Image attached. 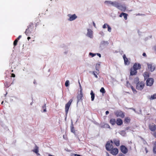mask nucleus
I'll return each mask as SVG.
<instances>
[{
  "label": "nucleus",
  "mask_w": 156,
  "mask_h": 156,
  "mask_svg": "<svg viewBox=\"0 0 156 156\" xmlns=\"http://www.w3.org/2000/svg\"><path fill=\"white\" fill-rule=\"evenodd\" d=\"M116 121L115 119H111L110 120L109 122L112 125H114L116 123Z\"/></svg>",
  "instance_id": "24"
},
{
  "label": "nucleus",
  "mask_w": 156,
  "mask_h": 156,
  "mask_svg": "<svg viewBox=\"0 0 156 156\" xmlns=\"http://www.w3.org/2000/svg\"><path fill=\"white\" fill-rule=\"evenodd\" d=\"M148 128L152 132L155 131L156 130V125L153 123L150 124L148 125Z\"/></svg>",
  "instance_id": "7"
},
{
  "label": "nucleus",
  "mask_w": 156,
  "mask_h": 156,
  "mask_svg": "<svg viewBox=\"0 0 156 156\" xmlns=\"http://www.w3.org/2000/svg\"><path fill=\"white\" fill-rule=\"evenodd\" d=\"M116 2H112L111 1H105V3L107 4L108 5L111 4L115 7V5H116Z\"/></svg>",
  "instance_id": "17"
},
{
  "label": "nucleus",
  "mask_w": 156,
  "mask_h": 156,
  "mask_svg": "<svg viewBox=\"0 0 156 156\" xmlns=\"http://www.w3.org/2000/svg\"><path fill=\"white\" fill-rule=\"evenodd\" d=\"M29 29L31 30H32V29L34 28V24L32 23H30L29 25L27 27Z\"/></svg>",
  "instance_id": "22"
},
{
  "label": "nucleus",
  "mask_w": 156,
  "mask_h": 156,
  "mask_svg": "<svg viewBox=\"0 0 156 156\" xmlns=\"http://www.w3.org/2000/svg\"><path fill=\"white\" fill-rule=\"evenodd\" d=\"M22 36L21 35H20L18 37V38L16 39V40H17L18 41H19V40L20 39V38Z\"/></svg>",
  "instance_id": "42"
},
{
  "label": "nucleus",
  "mask_w": 156,
  "mask_h": 156,
  "mask_svg": "<svg viewBox=\"0 0 156 156\" xmlns=\"http://www.w3.org/2000/svg\"><path fill=\"white\" fill-rule=\"evenodd\" d=\"M100 66V64H97L96 66H95V69L96 70V73L97 74H99V69H99Z\"/></svg>",
  "instance_id": "23"
},
{
  "label": "nucleus",
  "mask_w": 156,
  "mask_h": 156,
  "mask_svg": "<svg viewBox=\"0 0 156 156\" xmlns=\"http://www.w3.org/2000/svg\"><path fill=\"white\" fill-rule=\"evenodd\" d=\"M147 65L148 68L151 72H153L155 68V65L149 63H147Z\"/></svg>",
  "instance_id": "9"
},
{
  "label": "nucleus",
  "mask_w": 156,
  "mask_h": 156,
  "mask_svg": "<svg viewBox=\"0 0 156 156\" xmlns=\"http://www.w3.org/2000/svg\"><path fill=\"white\" fill-rule=\"evenodd\" d=\"M31 31L32 30H31L27 28L26 29L25 33L27 36H29V34L31 33Z\"/></svg>",
  "instance_id": "25"
},
{
  "label": "nucleus",
  "mask_w": 156,
  "mask_h": 156,
  "mask_svg": "<svg viewBox=\"0 0 156 156\" xmlns=\"http://www.w3.org/2000/svg\"><path fill=\"white\" fill-rule=\"evenodd\" d=\"M90 95H91V100L92 101H93L94 100L95 97V94L93 91L91 90L90 92Z\"/></svg>",
  "instance_id": "28"
},
{
  "label": "nucleus",
  "mask_w": 156,
  "mask_h": 156,
  "mask_svg": "<svg viewBox=\"0 0 156 156\" xmlns=\"http://www.w3.org/2000/svg\"><path fill=\"white\" fill-rule=\"evenodd\" d=\"M100 91L102 93V94H105V90L104 89V88L102 87H101L100 90Z\"/></svg>",
  "instance_id": "32"
},
{
  "label": "nucleus",
  "mask_w": 156,
  "mask_h": 156,
  "mask_svg": "<svg viewBox=\"0 0 156 156\" xmlns=\"http://www.w3.org/2000/svg\"><path fill=\"white\" fill-rule=\"evenodd\" d=\"M125 64L126 65H128L129 64L130 62L129 61L128 59L126 58L125 55H124L123 56Z\"/></svg>",
  "instance_id": "15"
},
{
  "label": "nucleus",
  "mask_w": 156,
  "mask_h": 156,
  "mask_svg": "<svg viewBox=\"0 0 156 156\" xmlns=\"http://www.w3.org/2000/svg\"><path fill=\"white\" fill-rule=\"evenodd\" d=\"M131 119L129 117H126L125 118L124 122L125 123H129Z\"/></svg>",
  "instance_id": "26"
},
{
  "label": "nucleus",
  "mask_w": 156,
  "mask_h": 156,
  "mask_svg": "<svg viewBox=\"0 0 156 156\" xmlns=\"http://www.w3.org/2000/svg\"><path fill=\"white\" fill-rule=\"evenodd\" d=\"M115 7L122 11L124 12L126 9L125 6L121 5L120 3L117 2Z\"/></svg>",
  "instance_id": "3"
},
{
  "label": "nucleus",
  "mask_w": 156,
  "mask_h": 156,
  "mask_svg": "<svg viewBox=\"0 0 156 156\" xmlns=\"http://www.w3.org/2000/svg\"><path fill=\"white\" fill-rule=\"evenodd\" d=\"M67 16L69 17V18L68 20L69 21H72L74 20L77 18V16L75 14H74L73 15L69 14Z\"/></svg>",
  "instance_id": "8"
},
{
  "label": "nucleus",
  "mask_w": 156,
  "mask_h": 156,
  "mask_svg": "<svg viewBox=\"0 0 156 156\" xmlns=\"http://www.w3.org/2000/svg\"><path fill=\"white\" fill-rule=\"evenodd\" d=\"M11 72H13V70H11Z\"/></svg>",
  "instance_id": "57"
},
{
  "label": "nucleus",
  "mask_w": 156,
  "mask_h": 156,
  "mask_svg": "<svg viewBox=\"0 0 156 156\" xmlns=\"http://www.w3.org/2000/svg\"><path fill=\"white\" fill-rule=\"evenodd\" d=\"M82 89L80 90V94L77 96V102L80 101H82V98L83 97V94L82 91Z\"/></svg>",
  "instance_id": "13"
},
{
  "label": "nucleus",
  "mask_w": 156,
  "mask_h": 156,
  "mask_svg": "<svg viewBox=\"0 0 156 156\" xmlns=\"http://www.w3.org/2000/svg\"><path fill=\"white\" fill-rule=\"evenodd\" d=\"M87 35L89 37L91 38L93 36V31L91 30L88 29L87 30Z\"/></svg>",
  "instance_id": "19"
},
{
  "label": "nucleus",
  "mask_w": 156,
  "mask_h": 156,
  "mask_svg": "<svg viewBox=\"0 0 156 156\" xmlns=\"http://www.w3.org/2000/svg\"><path fill=\"white\" fill-rule=\"evenodd\" d=\"M74 156H81V155H80L78 154H74Z\"/></svg>",
  "instance_id": "50"
},
{
  "label": "nucleus",
  "mask_w": 156,
  "mask_h": 156,
  "mask_svg": "<svg viewBox=\"0 0 156 156\" xmlns=\"http://www.w3.org/2000/svg\"><path fill=\"white\" fill-rule=\"evenodd\" d=\"M154 82V80L153 78H150L147 79L146 81V85L147 86H151Z\"/></svg>",
  "instance_id": "5"
},
{
  "label": "nucleus",
  "mask_w": 156,
  "mask_h": 156,
  "mask_svg": "<svg viewBox=\"0 0 156 156\" xmlns=\"http://www.w3.org/2000/svg\"><path fill=\"white\" fill-rule=\"evenodd\" d=\"M79 85H80V90H81V89H82V87H81V84H80V82H79Z\"/></svg>",
  "instance_id": "48"
},
{
  "label": "nucleus",
  "mask_w": 156,
  "mask_h": 156,
  "mask_svg": "<svg viewBox=\"0 0 156 156\" xmlns=\"http://www.w3.org/2000/svg\"><path fill=\"white\" fill-rule=\"evenodd\" d=\"M129 82H127V87H130V85H129Z\"/></svg>",
  "instance_id": "44"
},
{
  "label": "nucleus",
  "mask_w": 156,
  "mask_h": 156,
  "mask_svg": "<svg viewBox=\"0 0 156 156\" xmlns=\"http://www.w3.org/2000/svg\"><path fill=\"white\" fill-rule=\"evenodd\" d=\"M89 55L91 56L92 57H93L94 56H95L96 54H94L91 52H90L89 54Z\"/></svg>",
  "instance_id": "39"
},
{
  "label": "nucleus",
  "mask_w": 156,
  "mask_h": 156,
  "mask_svg": "<svg viewBox=\"0 0 156 156\" xmlns=\"http://www.w3.org/2000/svg\"><path fill=\"white\" fill-rule=\"evenodd\" d=\"M43 109H44V112H46V109H45V105H44L42 107Z\"/></svg>",
  "instance_id": "41"
},
{
  "label": "nucleus",
  "mask_w": 156,
  "mask_h": 156,
  "mask_svg": "<svg viewBox=\"0 0 156 156\" xmlns=\"http://www.w3.org/2000/svg\"><path fill=\"white\" fill-rule=\"evenodd\" d=\"M108 25L107 24L105 23L103 26V28L104 29L106 28L107 27H108Z\"/></svg>",
  "instance_id": "38"
},
{
  "label": "nucleus",
  "mask_w": 156,
  "mask_h": 156,
  "mask_svg": "<svg viewBox=\"0 0 156 156\" xmlns=\"http://www.w3.org/2000/svg\"><path fill=\"white\" fill-rule=\"evenodd\" d=\"M10 84H9V85H5V86L7 87H9V86H10Z\"/></svg>",
  "instance_id": "51"
},
{
  "label": "nucleus",
  "mask_w": 156,
  "mask_h": 156,
  "mask_svg": "<svg viewBox=\"0 0 156 156\" xmlns=\"http://www.w3.org/2000/svg\"><path fill=\"white\" fill-rule=\"evenodd\" d=\"M48 156H54V155H52L51 154H48Z\"/></svg>",
  "instance_id": "55"
},
{
  "label": "nucleus",
  "mask_w": 156,
  "mask_h": 156,
  "mask_svg": "<svg viewBox=\"0 0 156 156\" xmlns=\"http://www.w3.org/2000/svg\"><path fill=\"white\" fill-rule=\"evenodd\" d=\"M93 24L94 26V27H96V25H95V23H94V22H93Z\"/></svg>",
  "instance_id": "52"
},
{
  "label": "nucleus",
  "mask_w": 156,
  "mask_h": 156,
  "mask_svg": "<svg viewBox=\"0 0 156 156\" xmlns=\"http://www.w3.org/2000/svg\"><path fill=\"white\" fill-rule=\"evenodd\" d=\"M110 151V153L113 155H117L118 154L119 152L118 149L116 148H113Z\"/></svg>",
  "instance_id": "14"
},
{
  "label": "nucleus",
  "mask_w": 156,
  "mask_h": 156,
  "mask_svg": "<svg viewBox=\"0 0 156 156\" xmlns=\"http://www.w3.org/2000/svg\"><path fill=\"white\" fill-rule=\"evenodd\" d=\"M107 27L108 31L109 32H111L112 30V29L111 27L108 25Z\"/></svg>",
  "instance_id": "37"
},
{
  "label": "nucleus",
  "mask_w": 156,
  "mask_h": 156,
  "mask_svg": "<svg viewBox=\"0 0 156 156\" xmlns=\"http://www.w3.org/2000/svg\"><path fill=\"white\" fill-rule=\"evenodd\" d=\"M152 135L153 136L156 138V130L155 131H154L153 133H152Z\"/></svg>",
  "instance_id": "40"
},
{
  "label": "nucleus",
  "mask_w": 156,
  "mask_h": 156,
  "mask_svg": "<svg viewBox=\"0 0 156 156\" xmlns=\"http://www.w3.org/2000/svg\"><path fill=\"white\" fill-rule=\"evenodd\" d=\"M135 65H133V67L130 69V74L131 76L136 75L137 73L136 69H135Z\"/></svg>",
  "instance_id": "10"
},
{
  "label": "nucleus",
  "mask_w": 156,
  "mask_h": 156,
  "mask_svg": "<svg viewBox=\"0 0 156 156\" xmlns=\"http://www.w3.org/2000/svg\"><path fill=\"white\" fill-rule=\"evenodd\" d=\"M97 55L98 56H99V57H101V55L100 54L97 53Z\"/></svg>",
  "instance_id": "45"
},
{
  "label": "nucleus",
  "mask_w": 156,
  "mask_h": 156,
  "mask_svg": "<svg viewBox=\"0 0 156 156\" xmlns=\"http://www.w3.org/2000/svg\"><path fill=\"white\" fill-rule=\"evenodd\" d=\"M128 14L124 12H122L119 15L120 17H122V16H123L124 19L125 20H126L127 19Z\"/></svg>",
  "instance_id": "20"
},
{
  "label": "nucleus",
  "mask_w": 156,
  "mask_h": 156,
  "mask_svg": "<svg viewBox=\"0 0 156 156\" xmlns=\"http://www.w3.org/2000/svg\"><path fill=\"white\" fill-rule=\"evenodd\" d=\"M18 41L16 39L13 42V45L14 46V47L16 46L17 44V43L18 42Z\"/></svg>",
  "instance_id": "35"
},
{
  "label": "nucleus",
  "mask_w": 156,
  "mask_h": 156,
  "mask_svg": "<svg viewBox=\"0 0 156 156\" xmlns=\"http://www.w3.org/2000/svg\"><path fill=\"white\" fill-rule=\"evenodd\" d=\"M90 73H91L92 72L91 71L90 72Z\"/></svg>",
  "instance_id": "58"
},
{
  "label": "nucleus",
  "mask_w": 156,
  "mask_h": 156,
  "mask_svg": "<svg viewBox=\"0 0 156 156\" xmlns=\"http://www.w3.org/2000/svg\"><path fill=\"white\" fill-rule=\"evenodd\" d=\"M116 123L118 126H121L123 123V121L120 118H117L116 119Z\"/></svg>",
  "instance_id": "16"
},
{
  "label": "nucleus",
  "mask_w": 156,
  "mask_h": 156,
  "mask_svg": "<svg viewBox=\"0 0 156 156\" xmlns=\"http://www.w3.org/2000/svg\"><path fill=\"white\" fill-rule=\"evenodd\" d=\"M69 80H67L66 81L65 83V85L66 87H68L69 85Z\"/></svg>",
  "instance_id": "36"
},
{
  "label": "nucleus",
  "mask_w": 156,
  "mask_h": 156,
  "mask_svg": "<svg viewBox=\"0 0 156 156\" xmlns=\"http://www.w3.org/2000/svg\"><path fill=\"white\" fill-rule=\"evenodd\" d=\"M143 76L144 77V80H146L149 78V77L150 76V73L148 72H145L143 74Z\"/></svg>",
  "instance_id": "18"
},
{
  "label": "nucleus",
  "mask_w": 156,
  "mask_h": 156,
  "mask_svg": "<svg viewBox=\"0 0 156 156\" xmlns=\"http://www.w3.org/2000/svg\"><path fill=\"white\" fill-rule=\"evenodd\" d=\"M106 156H109V154L108 152L106 153Z\"/></svg>",
  "instance_id": "53"
},
{
  "label": "nucleus",
  "mask_w": 156,
  "mask_h": 156,
  "mask_svg": "<svg viewBox=\"0 0 156 156\" xmlns=\"http://www.w3.org/2000/svg\"><path fill=\"white\" fill-rule=\"evenodd\" d=\"M105 147L106 150L108 151H110L113 148L112 144L111 143V141L107 142L105 145Z\"/></svg>",
  "instance_id": "6"
},
{
  "label": "nucleus",
  "mask_w": 156,
  "mask_h": 156,
  "mask_svg": "<svg viewBox=\"0 0 156 156\" xmlns=\"http://www.w3.org/2000/svg\"><path fill=\"white\" fill-rule=\"evenodd\" d=\"M3 101H2V103H1V104H3Z\"/></svg>",
  "instance_id": "56"
},
{
  "label": "nucleus",
  "mask_w": 156,
  "mask_h": 156,
  "mask_svg": "<svg viewBox=\"0 0 156 156\" xmlns=\"http://www.w3.org/2000/svg\"><path fill=\"white\" fill-rule=\"evenodd\" d=\"M133 65H135V69H136V70L140 69L141 68V65L140 64L137 63H135Z\"/></svg>",
  "instance_id": "21"
},
{
  "label": "nucleus",
  "mask_w": 156,
  "mask_h": 156,
  "mask_svg": "<svg viewBox=\"0 0 156 156\" xmlns=\"http://www.w3.org/2000/svg\"><path fill=\"white\" fill-rule=\"evenodd\" d=\"M30 39V37H27V39L28 40H29Z\"/></svg>",
  "instance_id": "54"
},
{
  "label": "nucleus",
  "mask_w": 156,
  "mask_h": 156,
  "mask_svg": "<svg viewBox=\"0 0 156 156\" xmlns=\"http://www.w3.org/2000/svg\"><path fill=\"white\" fill-rule=\"evenodd\" d=\"M72 101L73 100L71 99L68 101V102L67 104H66L65 110L66 114V115H67L68 113V112L69 108Z\"/></svg>",
  "instance_id": "4"
},
{
  "label": "nucleus",
  "mask_w": 156,
  "mask_h": 156,
  "mask_svg": "<svg viewBox=\"0 0 156 156\" xmlns=\"http://www.w3.org/2000/svg\"><path fill=\"white\" fill-rule=\"evenodd\" d=\"M96 71H93L92 72V74L94 75L95 77L97 78H98V76H97V75L98 74H97L96 73Z\"/></svg>",
  "instance_id": "34"
},
{
  "label": "nucleus",
  "mask_w": 156,
  "mask_h": 156,
  "mask_svg": "<svg viewBox=\"0 0 156 156\" xmlns=\"http://www.w3.org/2000/svg\"><path fill=\"white\" fill-rule=\"evenodd\" d=\"M156 99V94H154L151 95L150 98L151 99Z\"/></svg>",
  "instance_id": "33"
},
{
  "label": "nucleus",
  "mask_w": 156,
  "mask_h": 156,
  "mask_svg": "<svg viewBox=\"0 0 156 156\" xmlns=\"http://www.w3.org/2000/svg\"><path fill=\"white\" fill-rule=\"evenodd\" d=\"M129 84L130 85V87L132 90L133 91V92L134 94H136L137 92L136 90H135V89L131 85L130 83H129Z\"/></svg>",
  "instance_id": "30"
},
{
  "label": "nucleus",
  "mask_w": 156,
  "mask_h": 156,
  "mask_svg": "<svg viewBox=\"0 0 156 156\" xmlns=\"http://www.w3.org/2000/svg\"><path fill=\"white\" fill-rule=\"evenodd\" d=\"M11 77H15V74H14V73H12L11 74Z\"/></svg>",
  "instance_id": "43"
},
{
  "label": "nucleus",
  "mask_w": 156,
  "mask_h": 156,
  "mask_svg": "<svg viewBox=\"0 0 156 156\" xmlns=\"http://www.w3.org/2000/svg\"><path fill=\"white\" fill-rule=\"evenodd\" d=\"M153 151L154 153L156 154V141H155L154 144Z\"/></svg>",
  "instance_id": "31"
},
{
  "label": "nucleus",
  "mask_w": 156,
  "mask_h": 156,
  "mask_svg": "<svg viewBox=\"0 0 156 156\" xmlns=\"http://www.w3.org/2000/svg\"><path fill=\"white\" fill-rule=\"evenodd\" d=\"M109 111H106L105 112V113L106 115H108L109 113Z\"/></svg>",
  "instance_id": "49"
},
{
  "label": "nucleus",
  "mask_w": 156,
  "mask_h": 156,
  "mask_svg": "<svg viewBox=\"0 0 156 156\" xmlns=\"http://www.w3.org/2000/svg\"><path fill=\"white\" fill-rule=\"evenodd\" d=\"M115 115L117 117H120L123 118L125 117L124 113L120 110L114 112Z\"/></svg>",
  "instance_id": "2"
},
{
  "label": "nucleus",
  "mask_w": 156,
  "mask_h": 156,
  "mask_svg": "<svg viewBox=\"0 0 156 156\" xmlns=\"http://www.w3.org/2000/svg\"><path fill=\"white\" fill-rule=\"evenodd\" d=\"M71 131L74 133V134L75 133V131L73 126V124H71L70 126Z\"/></svg>",
  "instance_id": "29"
},
{
  "label": "nucleus",
  "mask_w": 156,
  "mask_h": 156,
  "mask_svg": "<svg viewBox=\"0 0 156 156\" xmlns=\"http://www.w3.org/2000/svg\"><path fill=\"white\" fill-rule=\"evenodd\" d=\"M120 149L121 152L124 154H126L128 152V150L125 146L122 145L120 146Z\"/></svg>",
  "instance_id": "11"
},
{
  "label": "nucleus",
  "mask_w": 156,
  "mask_h": 156,
  "mask_svg": "<svg viewBox=\"0 0 156 156\" xmlns=\"http://www.w3.org/2000/svg\"><path fill=\"white\" fill-rule=\"evenodd\" d=\"M111 143L112 144L114 143L117 146L120 145V140L118 139H114L113 140H111Z\"/></svg>",
  "instance_id": "12"
},
{
  "label": "nucleus",
  "mask_w": 156,
  "mask_h": 156,
  "mask_svg": "<svg viewBox=\"0 0 156 156\" xmlns=\"http://www.w3.org/2000/svg\"><path fill=\"white\" fill-rule=\"evenodd\" d=\"M33 83L34 84H36L37 83V81L35 80H34Z\"/></svg>",
  "instance_id": "46"
},
{
  "label": "nucleus",
  "mask_w": 156,
  "mask_h": 156,
  "mask_svg": "<svg viewBox=\"0 0 156 156\" xmlns=\"http://www.w3.org/2000/svg\"><path fill=\"white\" fill-rule=\"evenodd\" d=\"M33 151L35 152V153L38 154H38V147L36 145L35 146V148L33 150Z\"/></svg>",
  "instance_id": "27"
},
{
  "label": "nucleus",
  "mask_w": 156,
  "mask_h": 156,
  "mask_svg": "<svg viewBox=\"0 0 156 156\" xmlns=\"http://www.w3.org/2000/svg\"><path fill=\"white\" fill-rule=\"evenodd\" d=\"M145 86V83L143 82H139L136 84V89L137 90H142Z\"/></svg>",
  "instance_id": "1"
},
{
  "label": "nucleus",
  "mask_w": 156,
  "mask_h": 156,
  "mask_svg": "<svg viewBox=\"0 0 156 156\" xmlns=\"http://www.w3.org/2000/svg\"><path fill=\"white\" fill-rule=\"evenodd\" d=\"M143 55L144 56L146 57V55L145 53H143Z\"/></svg>",
  "instance_id": "47"
}]
</instances>
